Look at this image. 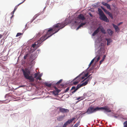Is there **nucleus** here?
<instances>
[{
  "instance_id": "obj_1",
  "label": "nucleus",
  "mask_w": 127,
  "mask_h": 127,
  "mask_svg": "<svg viewBox=\"0 0 127 127\" xmlns=\"http://www.w3.org/2000/svg\"><path fill=\"white\" fill-rule=\"evenodd\" d=\"M22 71L23 74L25 78L28 79L29 82H32L34 81V79L36 78L38 76V73H35L34 74V77H33L32 74H31V71L27 68H25L24 69H23Z\"/></svg>"
},
{
  "instance_id": "obj_2",
  "label": "nucleus",
  "mask_w": 127,
  "mask_h": 127,
  "mask_svg": "<svg viewBox=\"0 0 127 127\" xmlns=\"http://www.w3.org/2000/svg\"><path fill=\"white\" fill-rule=\"evenodd\" d=\"M47 32L46 34L44 36H42L41 37V39L42 40V41H44L48 38L52 36L54 34L53 31V29L50 28L48 30L45 29L44 30V32Z\"/></svg>"
},
{
  "instance_id": "obj_3",
  "label": "nucleus",
  "mask_w": 127,
  "mask_h": 127,
  "mask_svg": "<svg viewBox=\"0 0 127 127\" xmlns=\"http://www.w3.org/2000/svg\"><path fill=\"white\" fill-rule=\"evenodd\" d=\"M66 25L64 23H59L54 25L52 28L53 31L55 34L57 32L61 29L63 28Z\"/></svg>"
},
{
  "instance_id": "obj_4",
  "label": "nucleus",
  "mask_w": 127,
  "mask_h": 127,
  "mask_svg": "<svg viewBox=\"0 0 127 127\" xmlns=\"http://www.w3.org/2000/svg\"><path fill=\"white\" fill-rule=\"evenodd\" d=\"M99 18L101 20L106 22H108L109 21L107 17L104 14L103 12L101 9L98 10Z\"/></svg>"
},
{
  "instance_id": "obj_5",
  "label": "nucleus",
  "mask_w": 127,
  "mask_h": 127,
  "mask_svg": "<svg viewBox=\"0 0 127 127\" xmlns=\"http://www.w3.org/2000/svg\"><path fill=\"white\" fill-rule=\"evenodd\" d=\"M100 107H95L94 106H89L87 110L86 113L88 114H90L95 113L96 111H100Z\"/></svg>"
},
{
  "instance_id": "obj_6",
  "label": "nucleus",
  "mask_w": 127,
  "mask_h": 127,
  "mask_svg": "<svg viewBox=\"0 0 127 127\" xmlns=\"http://www.w3.org/2000/svg\"><path fill=\"white\" fill-rule=\"evenodd\" d=\"M42 40L41 39V37L40 38V39L37 41L35 42L34 44H32V47L33 48H34L36 46V47L37 48L39 47L40 45L41 44L43 41H42Z\"/></svg>"
},
{
  "instance_id": "obj_7",
  "label": "nucleus",
  "mask_w": 127,
  "mask_h": 127,
  "mask_svg": "<svg viewBox=\"0 0 127 127\" xmlns=\"http://www.w3.org/2000/svg\"><path fill=\"white\" fill-rule=\"evenodd\" d=\"M100 111L105 110L106 112H110L111 111L110 108L107 106H105L104 107H100Z\"/></svg>"
},
{
  "instance_id": "obj_8",
  "label": "nucleus",
  "mask_w": 127,
  "mask_h": 127,
  "mask_svg": "<svg viewBox=\"0 0 127 127\" xmlns=\"http://www.w3.org/2000/svg\"><path fill=\"white\" fill-rule=\"evenodd\" d=\"M59 108L60 112L63 113H67L69 111V110L62 107H59Z\"/></svg>"
},
{
  "instance_id": "obj_9",
  "label": "nucleus",
  "mask_w": 127,
  "mask_h": 127,
  "mask_svg": "<svg viewBox=\"0 0 127 127\" xmlns=\"http://www.w3.org/2000/svg\"><path fill=\"white\" fill-rule=\"evenodd\" d=\"M55 90L53 92V94L55 95H58V94L59 92H60V90H59L58 88L56 87H54Z\"/></svg>"
},
{
  "instance_id": "obj_10",
  "label": "nucleus",
  "mask_w": 127,
  "mask_h": 127,
  "mask_svg": "<svg viewBox=\"0 0 127 127\" xmlns=\"http://www.w3.org/2000/svg\"><path fill=\"white\" fill-rule=\"evenodd\" d=\"M101 8L105 13L109 15V16L112 19H113V17L112 14L110 12L108 11L103 7H101Z\"/></svg>"
},
{
  "instance_id": "obj_11",
  "label": "nucleus",
  "mask_w": 127,
  "mask_h": 127,
  "mask_svg": "<svg viewBox=\"0 0 127 127\" xmlns=\"http://www.w3.org/2000/svg\"><path fill=\"white\" fill-rule=\"evenodd\" d=\"M64 115L60 116L57 117V119L59 121H62L64 119Z\"/></svg>"
},
{
  "instance_id": "obj_12",
  "label": "nucleus",
  "mask_w": 127,
  "mask_h": 127,
  "mask_svg": "<svg viewBox=\"0 0 127 127\" xmlns=\"http://www.w3.org/2000/svg\"><path fill=\"white\" fill-rule=\"evenodd\" d=\"M100 28V27H98L97 28L96 30L92 34L93 36H95L99 32Z\"/></svg>"
},
{
  "instance_id": "obj_13",
  "label": "nucleus",
  "mask_w": 127,
  "mask_h": 127,
  "mask_svg": "<svg viewBox=\"0 0 127 127\" xmlns=\"http://www.w3.org/2000/svg\"><path fill=\"white\" fill-rule=\"evenodd\" d=\"M101 3L103 5L106 6L107 8L108 9H109L110 10H111V8L110 7V6L109 4L108 3L104 2H101Z\"/></svg>"
},
{
  "instance_id": "obj_14",
  "label": "nucleus",
  "mask_w": 127,
  "mask_h": 127,
  "mask_svg": "<svg viewBox=\"0 0 127 127\" xmlns=\"http://www.w3.org/2000/svg\"><path fill=\"white\" fill-rule=\"evenodd\" d=\"M78 18L82 20H84L85 19V18L84 15L81 14H80L78 16Z\"/></svg>"
},
{
  "instance_id": "obj_15",
  "label": "nucleus",
  "mask_w": 127,
  "mask_h": 127,
  "mask_svg": "<svg viewBox=\"0 0 127 127\" xmlns=\"http://www.w3.org/2000/svg\"><path fill=\"white\" fill-rule=\"evenodd\" d=\"M112 26L115 28L116 32H119L120 29L117 26L114 25V24H112Z\"/></svg>"
},
{
  "instance_id": "obj_16",
  "label": "nucleus",
  "mask_w": 127,
  "mask_h": 127,
  "mask_svg": "<svg viewBox=\"0 0 127 127\" xmlns=\"http://www.w3.org/2000/svg\"><path fill=\"white\" fill-rule=\"evenodd\" d=\"M76 118H73L70 119L68 120L66 122L67 123V124L68 125L71 123Z\"/></svg>"
},
{
  "instance_id": "obj_17",
  "label": "nucleus",
  "mask_w": 127,
  "mask_h": 127,
  "mask_svg": "<svg viewBox=\"0 0 127 127\" xmlns=\"http://www.w3.org/2000/svg\"><path fill=\"white\" fill-rule=\"evenodd\" d=\"M101 56L100 54H98L97 56L95 58H96V59L97 60H95V62H97L100 59V57Z\"/></svg>"
},
{
  "instance_id": "obj_18",
  "label": "nucleus",
  "mask_w": 127,
  "mask_h": 127,
  "mask_svg": "<svg viewBox=\"0 0 127 127\" xmlns=\"http://www.w3.org/2000/svg\"><path fill=\"white\" fill-rule=\"evenodd\" d=\"M86 24V22H85L84 23H82L77 28V30H78L81 27H82L83 26L85 25Z\"/></svg>"
},
{
  "instance_id": "obj_19",
  "label": "nucleus",
  "mask_w": 127,
  "mask_h": 127,
  "mask_svg": "<svg viewBox=\"0 0 127 127\" xmlns=\"http://www.w3.org/2000/svg\"><path fill=\"white\" fill-rule=\"evenodd\" d=\"M107 32L110 35H111L113 34V32L110 29H108L107 30Z\"/></svg>"
},
{
  "instance_id": "obj_20",
  "label": "nucleus",
  "mask_w": 127,
  "mask_h": 127,
  "mask_svg": "<svg viewBox=\"0 0 127 127\" xmlns=\"http://www.w3.org/2000/svg\"><path fill=\"white\" fill-rule=\"evenodd\" d=\"M100 30L101 31L102 33L104 34L106 33V31L103 27H100Z\"/></svg>"
},
{
  "instance_id": "obj_21",
  "label": "nucleus",
  "mask_w": 127,
  "mask_h": 127,
  "mask_svg": "<svg viewBox=\"0 0 127 127\" xmlns=\"http://www.w3.org/2000/svg\"><path fill=\"white\" fill-rule=\"evenodd\" d=\"M106 40L107 41V45H110V42H112V40L110 38H108L106 39Z\"/></svg>"
},
{
  "instance_id": "obj_22",
  "label": "nucleus",
  "mask_w": 127,
  "mask_h": 127,
  "mask_svg": "<svg viewBox=\"0 0 127 127\" xmlns=\"http://www.w3.org/2000/svg\"><path fill=\"white\" fill-rule=\"evenodd\" d=\"M88 93H84L83 94V97H84V98L86 97H88L90 95L89 94H88Z\"/></svg>"
},
{
  "instance_id": "obj_23",
  "label": "nucleus",
  "mask_w": 127,
  "mask_h": 127,
  "mask_svg": "<svg viewBox=\"0 0 127 127\" xmlns=\"http://www.w3.org/2000/svg\"><path fill=\"white\" fill-rule=\"evenodd\" d=\"M86 80V81L85 82H83L81 84L82 85V86L86 85L89 82L87 80Z\"/></svg>"
},
{
  "instance_id": "obj_24",
  "label": "nucleus",
  "mask_w": 127,
  "mask_h": 127,
  "mask_svg": "<svg viewBox=\"0 0 127 127\" xmlns=\"http://www.w3.org/2000/svg\"><path fill=\"white\" fill-rule=\"evenodd\" d=\"M44 84L47 86L49 87H51L52 84L51 83H48L47 82H45L44 83Z\"/></svg>"
},
{
  "instance_id": "obj_25",
  "label": "nucleus",
  "mask_w": 127,
  "mask_h": 127,
  "mask_svg": "<svg viewBox=\"0 0 127 127\" xmlns=\"http://www.w3.org/2000/svg\"><path fill=\"white\" fill-rule=\"evenodd\" d=\"M82 87V85L81 84H79L77 86L76 89L77 90L79 89Z\"/></svg>"
},
{
  "instance_id": "obj_26",
  "label": "nucleus",
  "mask_w": 127,
  "mask_h": 127,
  "mask_svg": "<svg viewBox=\"0 0 127 127\" xmlns=\"http://www.w3.org/2000/svg\"><path fill=\"white\" fill-rule=\"evenodd\" d=\"M92 78V77L91 76V75H90L88 78H86L85 79V80H87L89 82V81H90Z\"/></svg>"
},
{
  "instance_id": "obj_27",
  "label": "nucleus",
  "mask_w": 127,
  "mask_h": 127,
  "mask_svg": "<svg viewBox=\"0 0 127 127\" xmlns=\"http://www.w3.org/2000/svg\"><path fill=\"white\" fill-rule=\"evenodd\" d=\"M92 78V77L91 76V75H90L88 78H86L85 79V80H87L89 82V81H90Z\"/></svg>"
},
{
  "instance_id": "obj_28",
  "label": "nucleus",
  "mask_w": 127,
  "mask_h": 127,
  "mask_svg": "<svg viewBox=\"0 0 127 127\" xmlns=\"http://www.w3.org/2000/svg\"><path fill=\"white\" fill-rule=\"evenodd\" d=\"M80 122L79 121L78 122L76 123L73 127H78V126L79 125Z\"/></svg>"
},
{
  "instance_id": "obj_29",
  "label": "nucleus",
  "mask_w": 127,
  "mask_h": 127,
  "mask_svg": "<svg viewBox=\"0 0 127 127\" xmlns=\"http://www.w3.org/2000/svg\"><path fill=\"white\" fill-rule=\"evenodd\" d=\"M26 0H24L22 2L20 3L17 6H16L15 7V8H14V11H16V10L17 9V7H18V6H19L20 4H21L22 3H23Z\"/></svg>"
},
{
  "instance_id": "obj_30",
  "label": "nucleus",
  "mask_w": 127,
  "mask_h": 127,
  "mask_svg": "<svg viewBox=\"0 0 127 127\" xmlns=\"http://www.w3.org/2000/svg\"><path fill=\"white\" fill-rule=\"evenodd\" d=\"M84 99V97H83V96H81L80 97H78L77 98V100H79L80 99V100L79 101H80L81 100H82Z\"/></svg>"
},
{
  "instance_id": "obj_31",
  "label": "nucleus",
  "mask_w": 127,
  "mask_h": 127,
  "mask_svg": "<svg viewBox=\"0 0 127 127\" xmlns=\"http://www.w3.org/2000/svg\"><path fill=\"white\" fill-rule=\"evenodd\" d=\"M124 127H127V121H125L123 123Z\"/></svg>"
},
{
  "instance_id": "obj_32",
  "label": "nucleus",
  "mask_w": 127,
  "mask_h": 127,
  "mask_svg": "<svg viewBox=\"0 0 127 127\" xmlns=\"http://www.w3.org/2000/svg\"><path fill=\"white\" fill-rule=\"evenodd\" d=\"M29 54H26L24 56V59L26 60L27 59V57H28L29 56Z\"/></svg>"
},
{
  "instance_id": "obj_33",
  "label": "nucleus",
  "mask_w": 127,
  "mask_h": 127,
  "mask_svg": "<svg viewBox=\"0 0 127 127\" xmlns=\"http://www.w3.org/2000/svg\"><path fill=\"white\" fill-rule=\"evenodd\" d=\"M41 75H39L38 76V77H37L36 78L37 79H39V80H42L41 78Z\"/></svg>"
},
{
  "instance_id": "obj_34",
  "label": "nucleus",
  "mask_w": 127,
  "mask_h": 127,
  "mask_svg": "<svg viewBox=\"0 0 127 127\" xmlns=\"http://www.w3.org/2000/svg\"><path fill=\"white\" fill-rule=\"evenodd\" d=\"M63 80L62 79H60L56 83L57 85L61 83L62 81Z\"/></svg>"
},
{
  "instance_id": "obj_35",
  "label": "nucleus",
  "mask_w": 127,
  "mask_h": 127,
  "mask_svg": "<svg viewBox=\"0 0 127 127\" xmlns=\"http://www.w3.org/2000/svg\"><path fill=\"white\" fill-rule=\"evenodd\" d=\"M68 125L67 123L66 122L64 123L62 127H66Z\"/></svg>"
},
{
  "instance_id": "obj_36",
  "label": "nucleus",
  "mask_w": 127,
  "mask_h": 127,
  "mask_svg": "<svg viewBox=\"0 0 127 127\" xmlns=\"http://www.w3.org/2000/svg\"><path fill=\"white\" fill-rule=\"evenodd\" d=\"M96 60V58H95L94 59H93L91 61V64H92V63L94 62V61L95 60V61Z\"/></svg>"
},
{
  "instance_id": "obj_37",
  "label": "nucleus",
  "mask_w": 127,
  "mask_h": 127,
  "mask_svg": "<svg viewBox=\"0 0 127 127\" xmlns=\"http://www.w3.org/2000/svg\"><path fill=\"white\" fill-rule=\"evenodd\" d=\"M69 87L67 88H66V90H65L64 92L66 93V92H67L69 90Z\"/></svg>"
},
{
  "instance_id": "obj_38",
  "label": "nucleus",
  "mask_w": 127,
  "mask_h": 127,
  "mask_svg": "<svg viewBox=\"0 0 127 127\" xmlns=\"http://www.w3.org/2000/svg\"><path fill=\"white\" fill-rule=\"evenodd\" d=\"M22 34V33H17L16 36H18L21 35Z\"/></svg>"
},
{
  "instance_id": "obj_39",
  "label": "nucleus",
  "mask_w": 127,
  "mask_h": 127,
  "mask_svg": "<svg viewBox=\"0 0 127 127\" xmlns=\"http://www.w3.org/2000/svg\"><path fill=\"white\" fill-rule=\"evenodd\" d=\"M78 81H75L73 83L74 85H76L78 83Z\"/></svg>"
},
{
  "instance_id": "obj_40",
  "label": "nucleus",
  "mask_w": 127,
  "mask_h": 127,
  "mask_svg": "<svg viewBox=\"0 0 127 127\" xmlns=\"http://www.w3.org/2000/svg\"><path fill=\"white\" fill-rule=\"evenodd\" d=\"M104 61V59L103 58L101 60L100 62V64H101L103 62V61Z\"/></svg>"
},
{
  "instance_id": "obj_41",
  "label": "nucleus",
  "mask_w": 127,
  "mask_h": 127,
  "mask_svg": "<svg viewBox=\"0 0 127 127\" xmlns=\"http://www.w3.org/2000/svg\"><path fill=\"white\" fill-rule=\"evenodd\" d=\"M76 89L75 87L73 86L72 87L71 90H75Z\"/></svg>"
},
{
  "instance_id": "obj_42",
  "label": "nucleus",
  "mask_w": 127,
  "mask_h": 127,
  "mask_svg": "<svg viewBox=\"0 0 127 127\" xmlns=\"http://www.w3.org/2000/svg\"><path fill=\"white\" fill-rule=\"evenodd\" d=\"M88 74H89L88 73H87L86 74L84 75V77H87L88 76Z\"/></svg>"
},
{
  "instance_id": "obj_43",
  "label": "nucleus",
  "mask_w": 127,
  "mask_h": 127,
  "mask_svg": "<svg viewBox=\"0 0 127 127\" xmlns=\"http://www.w3.org/2000/svg\"><path fill=\"white\" fill-rule=\"evenodd\" d=\"M77 90L75 89L71 93L72 94H73L74 93H75Z\"/></svg>"
},
{
  "instance_id": "obj_44",
  "label": "nucleus",
  "mask_w": 127,
  "mask_h": 127,
  "mask_svg": "<svg viewBox=\"0 0 127 127\" xmlns=\"http://www.w3.org/2000/svg\"><path fill=\"white\" fill-rule=\"evenodd\" d=\"M23 86H19L18 87H17V88H15V90H16L18 88H20V87H23Z\"/></svg>"
},
{
  "instance_id": "obj_45",
  "label": "nucleus",
  "mask_w": 127,
  "mask_h": 127,
  "mask_svg": "<svg viewBox=\"0 0 127 127\" xmlns=\"http://www.w3.org/2000/svg\"><path fill=\"white\" fill-rule=\"evenodd\" d=\"M30 84L31 85L33 86H34L35 85L34 83H30Z\"/></svg>"
},
{
  "instance_id": "obj_46",
  "label": "nucleus",
  "mask_w": 127,
  "mask_h": 127,
  "mask_svg": "<svg viewBox=\"0 0 127 127\" xmlns=\"http://www.w3.org/2000/svg\"><path fill=\"white\" fill-rule=\"evenodd\" d=\"M123 23L122 22H120L118 24V26H119V25L122 24Z\"/></svg>"
},
{
  "instance_id": "obj_47",
  "label": "nucleus",
  "mask_w": 127,
  "mask_h": 127,
  "mask_svg": "<svg viewBox=\"0 0 127 127\" xmlns=\"http://www.w3.org/2000/svg\"><path fill=\"white\" fill-rule=\"evenodd\" d=\"M2 37V35L0 34V39Z\"/></svg>"
},
{
  "instance_id": "obj_48",
  "label": "nucleus",
  "mask_w": 127,
  "mask_h": 127,
  "mask_svg": "<svg viewBox=\"0 0 127 127\" xmlns=\"http://www.w3.org/2000/svg\"><path fill=\"white\" fill-rule=\"evenodd\" d=\"M80 76V75L78 76H77V77H76L75 79H77V78H78V77H79Z\"/></svg>"
},
{
  "instance_id": "obj_49",
  "label": "nucleus",
  "mask_w": 127,
  "mask_h": 127,
  "mask_svg": "<svg viewBox=\"0 0 127 127\" xmlns=\"http://www.w3.org/2000/svg\"><path fill=\"white\" fill-rule=\"evenodd\" d=\"M15 11H14V10H13V11L12 12V13H13H13H14V12H15Z\"/></svg>"
},
{
  "instance_id": "obj_50",
  "label": "nucleus",
  "mask_w": 127,
  "mask_h": 127,
  "mask_svg": "<svg viewBox=\"0 0 127 127\" xmlns=\"http://www.w3.org/2000/svg\"><path fill=\"white\" fill-rule=\"evenodd\" d=\"M15 11H14V10H13V11L12 12V13H13H13H14V12H15Z\"/></svg>"
},
{
  "instance_id": "obj_51",
  "label": "nucleus",
  "mask_w": 127,
  "mask_h": 127,
  "mask_svg": "<svg viewBox=\"0 0 127 127\" xmlns=\"http://www.w3.org/2000/svg\"><path fill=\"white\" fill-rule=\"evenodd\" d=\"M92 64H91V63H90V64H89V67L90 66H91V65Z\"/></svg>"
},
{
  "instance_id": "obj_52",
  "label": "nucleus",
  "mask_w": 127,
  "mask_h": 127,
  "mask_svg": "<svg viewBox=\"0 0 127 127\" xmlns=\"http://www.w3.org/2000/svg\"><path fill=\"white\" fill-rule=\"evenodd\" d=\"M85 77H83L81 78V79H83Z\"/></svg>"
},
{
  "instance_id": "obj_53",
  "label": "nucleus",
  "mask_w": 127,
  "mask_h": 127,
  "mask_svg": "<svg viewBox=\"0 0 127 127\" xmlns=\"http://www.w3.org/2000/svg\"><path fill=\"white\" fill-rule=\"evenodd\" d=\"M106 57V56L105 55H104L103 57V58L104 59H104H105V57Z\"/></svg>"
},
{
  "instance_id": "obj_54",
  "label": "nucleus",
  "mask_w": 127,
  "mask_h": 127,
  "mask_svg": "<svg viewBox=\"0 0 127 127\" xmlns=\"http://www.w3.org/2000/svg\"><path fill=\"white\" fill-rule=\"evenodd\" d=\"M90 15L91 16V17H92V14H90Z\"/></svg>"
},
{
  "instance_id": "obj_55",
  "label": "nucleus",
  "mask_w": 127,
  "mask_h": 127,
  "mask_svg": "<svg viewBox=\"0 0 127 127\" xmlns=\"http://www.w3.org/2000/svg\"><path fill=\"white\" fill-rule=\"evenodd\" d=\"M123 119L125 120H127V118H124Z\"/></svg>"
},
{
  "instance_id": "obj_56",
  "label": "nucleus",
  "mask_w": 127,
  "mask_h": 127,
  "mask_svg": "<svg viewBox=\"0 0 127 127\" xmlns=\"http://www.w3.org/2000/svg\"><path fill=\"white\" fill-rule=\"evenodd\" d=\"M13 15L11 17V18H12V17H13Z\"/></svg>"
}]
</instances>
